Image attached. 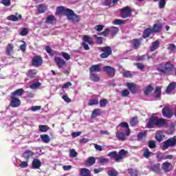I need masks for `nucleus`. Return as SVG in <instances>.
Listing matches in <instances>:
<instances>
[{"label":"nucleus","mask_w":176,"mask_h":176,"mask_svg":"<svg viewBox=\"0 0 176 176\" xmlns=\"http://www.w3.org/2000/svg\"><path fill=\"white\" fill-rule=\"evenodd\" d=\"M166 124H167V123H166L164 119L152 117L147 124V127H148V129H152L155 127V126L157 127H162L166 126Z\"/></svg>","instance_id":"1"},{"label":"nucleus","mask_w":176,"mask_h":176,"mask_svg":"<svg viewBox=\"0 0 176 176\" xmlns=\"http://www.w3.org/2000/svg\"><path fill=\"white\" fill-rule=\"evenodd\" d=\"M67 19L72 23H78L80 21V16L75 14L72 10H67Z\"/></svg>","instance_id":"2"},{"label":"nucleus","mask_w":176,"mask_h":176,"mask_svg":"<svg viewBox=\"0 0 176 176\" xmlns=\"http://www.w3.org/2000/svg\"><path fill=\"white\" fill-rule=\"evenodd\" d=\"M175 144H176L175 137L171 138L163 142L162 149L163 151H166L167 148H173V146H175Z\"/></svg>","instance_id":"3"},{"label":"nucleus","mask_w":176,"mask_h":176,"mask_svg":"<svg viewBox=\"0 0 176 176\" xmlns=\"http://www.w3.org/2000/svg\"><path fill=\"white\" fill-rule=\"evenodd\" d=\"M99 50L103 52V53L100 54V57L102 58H107V57H109L111 54H112V50L111 49V47H100Z\"/></svg>","instance_id":"4"},{"label":"nucleus","mask_w":176,"mask_h":176,"mask_svg":"<svg viewBox=\"0 0 176 176\" xmlns=\"http://www.w3.org/2000/svg\"><path fill=\"white\" fill-rule=\"evenodd\" d=\"M174 69V65L170 63H167L164 65V67H158L160 72L166 74V72H171Z\"/></svg>","instance_id":"5"},{"label":"nucleus","mask_w":176,"mask_h":176,"mask_svg":"<svg viewBox=\"0 0 176 176\" xmlns=\"http://www.w3.org/2000/svg\"><path fill=\"white\" fill-rule=\"evenodd\" d=\"M120 14L122 19H127V17H130L131 16V8L129 6L123 8L120 10Z\"/></svg>","instance_id":"6"},{"label":"nucleus","mask_w":176,"mask_h":176,"mask_svg":"<svg viewBox=\"0 0 176 176\" xmlns=\"http://www.w3.org/2000/svg\"><path fill=\"white\" fill-rule=\"evenodd\" d=\"M54 62L56 63L58 68L60 69L67 66V62L60 57L56 56L54 58Z\"/></svg>","instance_id":"7"},{"label":"nucleus","mask_w":176,"mask_h":176,"mask_svg":"<svg viewBox=\"0 0 176 176\" xmlns=\"http://www.w3.org/2000/svg\"><path fill=\"white\" fill-rule=\"evenodd\" d=\"M43 63V60L41 56H34L32 60L33 67H41Z\"/></svg>","instance_id":"8"},{"label":"nucleus","mask_w":176,"mask_h":176,"mask_svg":"<svg viewBox=\"0 0 176 176\" xmlns=\"http://www.w3.org/2000/svg\"><path fill=\"white\" fill-rule=\"evenodd\" d=\"M104 72H106L109 76L113 78L115 76V68L110 66H104L103 67Z\"/></svg>","instance_id":"9"},{"label":"nucleus","mask_w":176,"mask_h":176,"mask_svg":"<svg viewBox=\"0 0 176 176\" xmlns=\"http://www.w3.org/2000/svg\"><path fill=\"white\" fill-rule=\"evenodd\" d=\"M11 100L10 107L12 108H18V107L21 105V101L19 98L11 96Z\"/></svg>","instance_id":"10"},{"label":"nucleus","mask_w":176,"mask_h":176,"mask_svg":"<svg viewBox=\"0 0 176 176\" xmlns=\"http://www.w3.org/2000/svg\"><path fill=\"white\" fill-rule=\"evenodd\" d=\"M162 115L164 116V118H168L170 119V118H173V111L171 109H168V107H165L162 109Z\"/></svg>","instance_id":"11"},{"label":"nucleus","mask_w":176,"mask_h":176,"mask_svg":"<svg viewBox=\"0 0 176 176\" xmlns=\"http://www.w3.org/2000/svg\"><path fill=\"white\" fill-rule=\"evenodd\" d=\"M79 173L80 176H91V172L86 168H80Z\"/></svg>","instance_id":"12"},{"label":"nucleus","mask_w":176,"mask_h":176,"mask_svg":"<svg viewBox=\"0 0 176 176\" xmlns=\"http://www.w3.org/2000/svg\"><path fill=\"white\" fill-rule=\"evenodd\" d=\"M162 168L164 170H165L166 173H168L171 171L173 169V165L170 164V162H164L162 164Z\"/></svg>","instance_id":"13"},{"label":"nucleus","mask_w":176,"mask_h":176,"mask_svg":"<svg viewBox=\"0 0 176 176\" xmlns=\"http://www.w3.org/2000/svg\"><path fill=\"white\" fill-rule=\"evenodd\" d=\"M42 166V162L38 159H34L32 164V168L34 169H38Z\"/></svg>","instance_id":"14"},{"label":"nucleus","mask_w":176,"mask_h":176,"mask_svg":"<svg viewBox=\"0 0 176 176\" xmlns=\"http://www.w3.org/2000/svg\"><path fill=\"white\" fill-rule=\"evenodd\" d=\"M23 93H24V89H16V91H13L11 94V97H14V98L20 97L21 96H23Z\"/></svg>","instance_id":"15"},{"label":"nucleus","mask_w":176,"mask_h":176,"mask_svg":"<svg viewBox=\"0 0 176 176\" xmlns=\"http://www.w3.org/2000/svg\"><path fill=\"white\" fill-rule=\"evenodd\" d=\"M34 155H35V153L31 151L30 150H27L23 153V157H24L25 159H26V160L28 161V159H30V157H32Z\"/></svg>","instance_id":"16"},{"label":"nucleus","mask_w":176,"mask_h":176,"mask_svg":"<svg viewBox=\"0 0 176 176\" xmlns=\"http://www.w3.org/2000/svg\"><path fill=\"white\" fill-rule=\"evenodd\" d=\"M14 46L12 43H9L7 45L6 53L7 56H11L12 53H13V49Z\"/></svg>","instance_id":"17"},{"label":"nucleus","mask_w":176,"mask_h":176,"mask_svg":"<svg viewBox=\"0 0 176 176\" xmlns=\"http://www.w3.org/2000/svg\"><path fill=\"white\" fill-rule=\"evenodd\" d=\"M160 45V42H159L158 40H156L155 41L152 43V45L150 47V51L155 52L159 47V45Z\"/></svg>","instance_id":"18"},{"label":"nucleus","mask_w":176,"mask_h":176,"mask_svg":"<svg viewBox=\"0 0 176 176\" xmlns=\"http://www.w3.org/2000/svg\"><path fill=\"white\" fill-rule=\"evenodd\" d=\"M90 72H101V67L98 65H94L89 68Z\"/></svg>","instance_id":"19"},{"label":"nucleus","mask_w":176,"mask_h":176,"mask_svg":"<svg viewBox=\"0 0 176 176\" xmlns=\"http://www.w3.org/2000/svg\"><path fill=\"white\" fill-rule=\"evenodd\" d=\"M47 10V6L45 4H40L38 7V12L40 14L45 13Z\"/></svg>","instance_id":"20"},{"label":"nucleus","mask_w":176,"mask_h":176,"mask_svg":"<svg viewBox=\"0 0 176 176\" xmlns=\"http://www.w3.org/2000/svg\"><path fill=\"white\" fill-rule=\"evenodd\" d=\"M126 86L129 89V90H130L131 93H135L136 89H135V84L133 83V82H127L126 83Z\"/></svg>","instance_id":"21"},{"label":"nucleus","mask_w":176,"mask_h":176,"mask_svg":"<svg viewBox=\"0 0 176 176\" xmlns=\"http://www.w3.org/2000/svg\"><path fill=\"white\" fill-rule=\"evenodd\" d=\"M176 87V82H170L167 89H166V93L168 94H170V93H171V91H173V90L174 89V88Z\"/></svg>","instance_id":"22"},{"label":"nucleus","mask_w":176,"mask_h":176,"mask_svg":"<svg viewBox=\"0 0 176 176\" xmlns=\"http://www.w3.org/2000/svg\"><path fill=\"white\" fill-rule=\"evenodd\" d=\"M58 12L60 13H65V16H68V10H71V9L65 8L64 6H59L57 8Z\"/></svg>","instance_id":"23"},{"label":"nucleus","mask_w":176,"mask_h":176,"mask_svg":"<svg viewBox=\"0 0 176 176\" xmlns=\"http://www.w3.org/2000/svg\"><path fill=\"white\" fill-rule=\"evenodd\" d=\"M100 115H101V109H95L92 112L91 118L92 119H94L95 118H96L97 116H100Z\"/></svg>","instance_id":"24"},{"label":"nucleus","mask_w":176,"mask_h":176,"mask_svg":"<svg viewBox=\"0 0 176 176\" xmlns=\"http://www.w3.org/2000/svg\"><path fill=\"white\" fill-rule=\"evenodd\" d=\"M155 138L157 141L160 142V141H162V140L164 138V135H163V132H162V131H158L155 135Z\"/></svg>","instance_id":"25"},{"label":"nucleus","mask_w":176,"mask_h":176,"mask_svg":"<svg viewBox=\"0 0 176 176\" xmlns=\"http://www.w3.org/2000/svg\"><path fill=\"white\" fill-rule=\"evenodd\" d=\"M54 21H56V16H54V15L48 16L45 20L47 24H53Z\"/></svg>","instance_id":"26"},{"label":"nucleus","mask_w":176,"mask_h":176,"mask_svg":"<svg viewBox=\"0 0 176 176\" xmlns=\"http://www.w3.org/2000/svg\"><path fill=\"white\" fill-rule=\"evenodd\" d=\"M116 138H118V140H120V141H124L126 140V135L122 132L116 133Z\"/></svg>","instance_id":"27"},{"label":"nucleus","mask_w":176,"mask_h":176,"mask_svg":"<svg viewBox=\"0 0 176 176\" xmlns=\"http://www.w3.org/2000/svg\"><path fill=\"white\" fill-rule=\"evenodd\" d=\"M41 138L45 144H49L50 142V137L48 135H41Z\"/></svg>","instance_id":"28"},{"label":"nucleus","mask_w":176,"mask_h":176,"mask_svg":"<svg viewBox=\"0 0 176 176\" xmlns=\"http://www.w3.org/2000/svg\"><path fill=\"white\" fill-rule=\"evenodd\" d=\"M162 94V89L160 87H157L155 91H154V96L155 98H159Z\"/></svg>","instance_id":"29"},{"label":"nucleus","mask_w":176,"mask_h":176,"mask_svg":"<svg viewBox=\"0 0 176 176\" xmlns=\"http://www.w3.org/2000/svg\"><path fill=\"white\" fill-rule=\"evenodd\" d=\"M29 78H34L35 75H36V69H30L28 71V73L26 74Z\"/></svg>","instance_id":"30"},{"label":"nucleus","mask_w":176,"mask_h":176,"mask_svg":"<svg viewBox=\"0 0 176 176\" xmlns=\"http://www.w3.org/2000/svg\"><path fill=\"white\" fill-rule=\"evenodd\" d=\"M151 155L152 152L149 151V148H146L144 149L143 156H144L146 159H149Z\"/></svg>","instance_id":"31"},{"label":"nucleus","mask_w":176,"mask_h":176,"mask_svg":"<svg viewBox=\"0 0 176 176\" xmlns=\"http://www.w3.org/2000/svg\"><path fill=\"white\" fill-rule=\"evenodd\" d=\"M90 79L93 80V82H100V76H97V74H91Z\"/></svg>","instance_id":"32"},{"label":"nucleus","mask_w":176,"mask_h":176,"mask_svg":"<svg viewBox=\"0 0 176 176\" xmlns=\"http://www.w3.org/2000/svg\"><path fill=\"white\" fill-rule=\"evenodd\" d=\"M16 15H10L8 16V20L10 21H19V16H17V13L15 14Z\"/></svg>","instance_id":"33"},{"label":"nucleus","mask_w":176,"mask_h":176,"mask_svg":"<svg viewBox=\"0 0 176 176\" xmlns=\"http://www.w3.org/2000/svg\"><path fill=\"white\" fill-rule=\"evenodd\" d=\"M38 130L41 133H46L49 130V126L47 125H39Z\"/></svg>","instance_id":"34"},{"label":"nucleus","mask_w":176,"mask_h":176,"mask_svg":"<svg viewBox=\"0 0 176 176\" xmlns=\"http://www.w3.org/2000/svg\"><path fill=\"white\" fill-rule=\"evenodd\" d=\"M84 41L87 43H89V45H93V38L89 36H84Z\"/></svg>","instance_id":"35"},{"label":"nucleus","mask_w":176,"mask_h":176,"mask_svg":"<svg viewBox=\"0 0 176 176\" xmlns=\"http://www.w3.org/2000/svg\"><path fill=\"white\" fill-rule=\"evenodd\" d=\"M176 50V46L174 44H168V50L170 53H174Z\"/></svg>","instance_id":"36"},{"label":"nucleus","mask_w":176,"mask_h":176,"mask_svg":"<svg viewBox=\"0 0 176 176\" xmlns=\"http://www.w3.org/2000/svg\"><path fill=\"white\" fill-rule=\"evenodd\" d=\"M99 104H100V108H104V107H107V104H108V100L102 99V100H100Z\"/></svg>","instance_id":"37"},{"label":"nucleus","mask_w":176,"mask_h":176,"mask_svg":"<svg viewBox=\"0 0 176 176\" xmlns=\"http://www.w3.org/2000/svg\"><path fill=\"white\" fill-rule=\"evenodd\" d=\"M41 82H35V83H33L30 85V89H33V90H35L36 89H39V87H41Z\"/></svg>","instance_id":"38"},{"label":"nucleus","mask_w":176,"mask_h":176,"mask_svg":"<svg viewBox=\"0 0 176 176\" xmlns=\"http://www.w3.org/2000/svg\"><path fill=\"white\" fill-rule=\"evenodd\" d=\"M161 30H162V25L160 24H155L153 28V31L154 32H159V31H161Z\"/></svg>","instance_id":"39"},{"label":"nucleus","mask_w":176,"mask_h":176,"mask_svg":"<svg viewBox=\"0 0 176 176\" xmlns=\"http://www.w3.org/2000/svg\"><path fill=\"white\" fill-rule=\"evenodd\" d=\"M69 156H70V157H77L78 153L76 152V151H75V149L72 148L69 151Z\"/></svg>","instance_id":"40"},{"label":"nucleus","mask_w":176,"mask_h":176,"mask_svg":"<svg viewBox=\"0 0 176 176\" xmlns=\"http://www.w3.org/2000/svg\"><path fill=\"white\" fill-rule=\"evenodd\" d=\"M152 168L155 173H160V164L153 165Z\"/></svg>","instance_id":"41"},{"label":"nucleus","mask_w":176,"mask_h":176,"mask_svg":"<svg viewBox=\"0 0 176 176\" xmlns=\"http://www.w3.org/2000/svg\"><path fill=\"white\" fill-rule=\"evenodd\" d=\"M153 91V87L148 85L144 91L145 96H148L149 93Z\"/></svg>","instance_id":"42"},{"label":"nucleus","mask_w":176,"mask_h":176,"mask_svg":"<svg viewBox=\"0 0 176 176\" xmlns=\"http://www.w3.org/2000/svg\"><path fill=\"white\" fill-rule=\"evenodd\" d=\"M124 23H126V21L122 19H115L113 21V24H115V25H122Z\"/></svg>","instance_id":"43"},{"label":"nucleus","mask_w":176,"mask_h":176,"mask_svg":"<svg viewBox=\"0 0 176 176\" xmlns=\"http://www.w3.org/2000/svg\"><path fill=\"white\" fill-rule=\"evenodd\" d=\"M152 30L151 29H146L143 34L144 38H148L149 35H151Z\"/></svg>","instance_id":"44"},{"label":"nucleus","mask_w":176,"mask_h":176,"mask_svg":"<svg viewBox=\"0 0 176 176\" xmlns=\"http://www.w3.org/2000/svg\"><path fill=\"white\" fill-rule=\"evenodd\" d=\"M60 54L62 57H63L65 60H67V61H68V60H71V56L67 52H62Z\"/></svg>","instance_id":"45"},{"label":"nucleus","mask_w":176,"mask_h":176,"mask_svg":"<svg viewBox=\"0 0 176 176\" xmlns=\"http://www.w3.org/2000/svg\"><path fill=\"white\" fill-rule=\"evenodd\" d=\"M87 163L89 164V166H93V164H94V163H96V158L93 157H89L87 160Z\"/></svg>","instance_id":"46"},{"label":"nucleus","mask_w":176,"mask_h":176,"mask_svg":"<svg viewBox=\"0 0 176 176\" xmlns=\"http://www.w3.org/2000/svg\"><path fill=\"white\" fill-rule=\"evenodd\" d=\"M110 32H111L112 35H116V34L119 32V28L116 27H111L110 28Z\"/></svg>","instance_id":"47"},{"label":"nucleus","mask_w":176,"mask_h":176,"mask_svg":"<svg viewBox=\"0 0 176 176\" xmlns=\"http://www.w3.org/2000/svg\"><path fill=\"white\" fill-rule=\"evenodd\" d=\"M98 99H92L89 101L88 105L91 107V105H98Z\"/></svg>","instance_id":"48"},{"label":"nucleus","mask_w":176,"mask_h":176,"mask_svg":"<svg viewBox=\"0 0 176 176\" xmlns=\"http://www.w3.org/2000/svg\"><path fill=\"white\" fill-rule=\"evenodd\" d=\"M133 43L135 49H138V47H140V45H141V43H140V40L138 39H133Z\"/></svg>","instance_id":"49"},{"label":"nucleus","mask_w":176,"mask_h":176,"mask_svg":"<svg viewBox=\"0 0 176 176\" xmlns=\"http://www.w3.org/2000/svg\"><path fill=\"white\" fill-rule=\"evenodd\" d=\"M21 168H26L28 167V160L21 162V164L19 165Z\"/></svg>","instance_id":"50"},{"label":"nucleus","mask_w":176,"mask_h":176,"mask_svg":"<svg viewBox=\"0 0 176 176\" xmlns=\"http://www.w3.org/2000/svg\"><path fill=\"white\" fill-rule=\"evenodd\" d=\"M138 124V119L137 117H135L131 120V126H135Z\"/></svg>","instance_id":"51"},{"label":"nucleus","mask_w":176,"mask_h":176,"mask_svg":"<svg viewBox=\"0 0 176 176\" xmlns=\"http://www.w3.org/2000/svg\"><path fill=\"white\" fill-rule=\"evenodd\" d=\"M148 148H151V149H153V148H156V142L154 140H151L148 142Z\"/></svg>","instance_id":"52"},{"label":"nucleus","mask_w":176,"mask_h":176,"mask_svg":"<svg viewBox=\"0 0 176 176\" xmlns=\"http://www.w3.org/2000/svg\"><path fill=\"white\" fill-rule=\"evenodd\" d=\"M108 175L109 176H118V171L114 169L110 170L108 171Z\"/></svg>","instance_id":"53"},{"label":"nucleus","mask_w":176,"mask_h":176,"mask_svg":"<svg viewBox=\"0 0 176 176\" xmlns=\"http://www.w3.org/2000/svg\"><path fill=\"white\" fill-rule=\"evenodd\" d=\"M146 133L147 131H145L144 132H140L138 135V138L139 140H142V138H144V137H145L146 135Z\"/></svg>","instance_id":"54"},{"label":"nucleus","mask_w":176,"mask_h":176,"mask_svg":"<svg viewBox=\"0 0 176 176\" xmlns=\"http://www.w3.org/2000/svg\"><path fill=\"white\" fill-rule=\"evenodd\" d=\"M129 173L131 176L138 175V172L136 170H134V169H129Z\"/></svg>","instance_id":"55"},{"label":"nucleus","mask_w":176,"mask_h":176,"mask_svg":"<svg viewBox=\"0 0 176 176\" xmlns=\"http://www.w3.org/2000/svg\"><path fill=\"white\" fill-rule=\"evenodd\" d=\"M164 6H166V0H160V2H159L160 9L164 8Z\"/></svg>","instance_id":"56"},{"label":"nucleus","mask_w":176,"mask_h":176,"mask_svg":"<svg viewBox=\"0 0 176 176\" xmlns=\"http://www.w3.org/2000/svg\"><path fill=\"white\" fill-rule=\"evenodd\" d=\"M102 4L104 6H109V8H111V6H112V0H106L102 3Z\"/></svg>","instance_id":"57"},{"label":"nucleus","mask_w":176,"mask_h":176,"mask_svg":"<svg viewBox=\"0 0 176 176\" xmlns=\"http://www.w3.org/2000/svg\"><path fill=\"white\" fill-rule=\"evenodd\" d=\"M27 34H28V29H27L25 28H23L20 32V35H21L22 36H25V35H27Z\"/></svg>","instance_id":"58"},{"label":"nucleus","mask_w":176,"mask_h":176,"mask_svg":"<svg viewBox=\"0 0 176 176\" xmlns=\"http://www.w3.org/2000/svg\"><path fill=\"white\" fill-rule=\"evenodd\" d=\"M117 155H118V152L113 151V152L109 153L108 154V156H109V157H111V159H116Z\"/></svg>","instance_id":"59"},{"label":"nucleus","mask_w":176,"mask_h":176,"mask_svg":"<svg viewBox=\"0 0 176 176\" xmlns=\"http://www.w3.org/2000/svg\"><path fill=\"white\" fill-rule=\"evenodd\" d=\"M1 3L4 5V6H10L11 1L10 0H2Z\"/></svg>","instance_id":"60"},{"label":"nucleus","mask_w":176,"mask_h":176,"mask_svg":"<svg viewBox=\"0 0 176 176\" xmlns=\"http://www.w3.org/2000/svg\"><path fill=\"white\" fill-rule=\"evenodd\" d=\"M94 38H96V43L98 45H101L102 43V37H98L97 35L94 36Z\"/></svg>","instance_id":"61"},{"label":"nucleus","mask_w":176,"mask_h":176,"mask_svg":"<svg viewBox=\"0 0 176 176\" xmlns=\"http://www.w3.org/2000/svg\"><path fill=\"white\" fill-rule=\"evenodd\" d=\"M109 34V29H106L103 32H100L98 35H103V36H108Z\"/></svg>","instance_id":"62"},{"label":"nucleus","mask_w":176,"mask_h":176,"mask_svg":"<svg viewBox=\"0 0 176 176\" xmlns=\"http://www.w3.org/2000/svg\"><path fill=\"white\" fill-rule=\"evenodd\" d=\"M123 76L125 78H131V73L129 71H125L123 72Z\"/></svg>","instance_id":"63"},{"label":"nucleus","mask_w":176,"mask_h":176,"mask_svg":"<svg viewBox=\"0 0 176 176\" xmlns=\"http://www.w3.org/2000/svg\"><path fill=\"white\" fill-rule=\"evenodd\" d=\"M129 94H130V92L129 91V90L127 89H124L122 91V97H127V96H129Z\"/></svg>","instance_id":"64"}]
</instances>
